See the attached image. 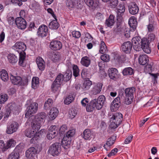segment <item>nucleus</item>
Here are the masks:
<instances>
[{
  "mask_svg": "<svg viewBox=\"0 0 159 159\" xmlns=\"http://www.w3.org/2000/svg\"><path fill=\"white\" fill-rule=\"evenodd\" d=\"M132 43L133 48L135 51H139L142 49L147 53L149 54L151 52L150 42L147 38L141 39L140 37L136 36L133 38Z\"/></svg>",
  "mask_w": 159,
  "mask_h": 159,
  "instance_id": "1",
  "label": "nucleus"
},
{
  "mask_svg": "<svg viewBox=\"0 0 159 159\" xmlns=\"http://www.w3.org/2000/svg\"><path fill=\"white\" fill-rule=\"evenodd\" d=\"M46 117V113L41 112L38 113L35 117L34 120L32 122V126L33 128L39 129L41 124L44 121Z\"/></svg>",
  "mask_w": 159,
  "mask_h": 159,
  "instance_id": "2",
  "label": "nucleus"
},
{
  "mask_svg": "<svg viewBox=\"0 0 159 159\" xmlns=\"http://www.w3.org/2000/svg\"><path fill=\"white\" fill-rule=\"evenodd\" d=\"M135 92V89L132 87L128 88L125 89V93L126 98L125 99V103L127 105L131 103L133 101L134 94Z\"/></svg>",
  "mask_w": 159,
  "mask_h": 159,
  "instance_id": "3",
  "label": "nucleus"
},
{
  "mask_svg": "<svg viewBox=\"0 0 159 159\" xmlns=\"http://www.w3.org/2000/svg\"><path fill=\"white\" fill-rule=\"evenodd\" d=\"M61 152V144L58 142H56L51 145L48 151L49 154L54 157L58 155Z\"/></svg>",
  "mask_w": 159,
  "mask_h": 159,
  "instance_id": "4",
  "label": "nucleus"
},
{
  "mask_svg": "<svg viewBox=\"0 0 159 159\" xmlns=\"http://www.w3.org/2000/svg\"><path fill=\"white\" fill-rule=\"evenodd\" d=\"M38 104L36 102H33L28 106L26 109V112L25 114V117L28 118L32 114L35 113L38 108Z\"/></svg>",
  "mask_w": 159,
  "mask_h": 159,
  "instance_id": "5",
  "label": "nucleus"
},
{
  "mask_svg": "<svg viewBox=\"0 0 159 159\" xmlns=\"http://www.w3.org/2000/svg\"><path fill=\"white\" fill-rule=\"evenodd\" d=\"M19 128V124L16 121H12L7 126L6 133L8 134H11L16 132Z\"/></svg>",
  "mask_w": 159,
  "mask_h": 159,
  "instance_id": "6",
  "label": "nucleus"
},
{
  "mask_svg": "<svg viewBox=\"0 0 159 159\" xmlns=\"http://www.w3.org/2000/svg\"><path fill=\"white\" fill-rule=\"evenodd\" d=\"M48 33V27L45 25H42L38 29L37 34L39 37L43 38L47 36Z\"/></svg>",
  "mask_w": 159,
  "mask_h": 159,
  "instance_id": "7",
  "label": "nucleus"
},
{
  "mask_svg": "<svg viewBox=\"0 0 159 159\" xmlns=\"http://www.w3.org/2000/svg\"><path fill=\"white\" fill-rule=\"evenodd\" d=\"M13 48L18 52L19 54L25 52V51L26 48L25 44L21 42H17L13 46Z\"/></svg>",
  "mask_w": 159,
  "mask_h": 159,
  "instance_id": "8",
  "label": "nucleus"
},
{
  "mask_svg": "<svg viewBox=\"0 0 159 159\" xmlns=\"http://www.w3.org/2000/svg\"><path fill=\"white\" fill-rule=\"evenodd\" d=\"M95 100V103L96 105V108L98 110H100L103 107L106 102V98L103 95L99 96L97 99L95 98L93 99Z\"/></svg>",
  "mask_w": 159,
  "mask_h": 159,
  "instance_id": "9",
  "label": "nucleus"
},
{
  "mask_svg": "<svg viewBox=\"0 0 159 159\" xmlns=\"http://www.w3.org/2000/svg\"><path fill=\"white\" fill-rule=\"evenodd\" d=\"M15 22L17 27L19 29L24 30L26 27V22L23 17L16 18V19Z\"/></svg>",
  "mask_w": 159,
  "mask_h": 159,
  "instance_id": "10",
  "label": "nucleus"
},
{
  "mask_svg": "<svg viewBox=\"0 0 159 159\" xmlns=\"http://www.w3.org/2000/svg\"><path fill=\"white\" fill-rule=\"evenodd\" d=\"M125 7L124 3H120L117 8L116 19L121 20L122 19V16L125 11Z\"/></svg>",
  "mask_w": 159,
  "mask_h": 159,
  "instance_id": "11",
  "label": "nucleus"
},
{
  "mask_svg": "<svg viewBox=\"0 0 159 159\" xmlns=\"http://www.w3.org/2000/svg\"><path fill=\"white\" fill-rule=\"evenodd\" d=\"M49 47L53 50H60L62 47V44L59 41L52 40L50 42Z\"/></svg>",
  "mask_w": 159,
  "mask_h": 159,
  "instance_id": "12",
  "label": "nucleus"
},
{
  "mask_svg": "<svg viewBox=\"0 0 159 159\" xmlns=\"http://www.w3.org/2000/svg\"><path fill=\"white\" fill-rule=\"evenodd\" d=\"M37 150L34 147H31L26 152L25 154L27 157L33 159L36 157V154Z\"/></svg>",
  "mask_w": 159,
  "mask_h": 159,
  "instance_id": "13",
  "label": "nucleus"
},
{
  "mask_svg": "<svg viewBox=\"0 0 159 159\" xmlns=\"http://www.w3.org/2000/svg\"><path fill=\"white\" fill-rule=\"evenodd\" d=\"M133 46V44L129 41L124 43L121 46V49L125 53H129L130 52Z\"/></svg>",
  "mask_w": 159,
  "mask_h": 159,
  "instance_id": "14",
  "label": "nucleus"
},
{
  "mask_svg": "<svg viewBox=\"0 0 159 159\" xmlns=\"http://www.w3.org/2000/svg\"><path fill=\"white\" fill-rule=\"evenodd\" d=\"M128 7L129 11L131 14L135 15L138 12L139 8L135 2L131 3Z\"/></svg>",
  "mask_w": 159,
  "mask_h": 159,
  "instance_id": "15",
  "label": "nucleus"
},
{
  "mask_svg": "<svg viewBox=\"0 0 159 159\" xmlns=\"http://www.w3.org/2000/svg\"><path fill=\"white\" fill-rule=\"evenodd\" d=\"M81 136L85 140H89L93 138V135L91 130L87 129L84 130Z\"/></svg>",
  "mask_w": 159,
  "mask_h": 159,
  "instance_id": "16",
  "label": "nucleus"
},
{
  "mask_svg": "<svg viewBox=\"0 0 159 159\" xmlns=\"http://www.w3.org/2000/svg\"><path fill=\"white\" fill-rule=\"evenodd\" d=\"M117 72L118 70L116 68H111L109 69L108 70L109 77L111 79L116 80L118 78Z\"/></svg>",
  "mask_w": 159,
  "mask_h": 159,
  "instance_id": "17",
  "label": "nucleus"
},
{
  "mask_svg": "<svg viewBox=\"0 0 159 159\" xmlns=\"http://www.w3.org/2000/svg\"><path fill=\"white\" fill-rule=\"evenodd\" d=\"M103 84L101 83H98L94 86L90 91L91 94L97 95L100 93L101 91Z\"/></svg>",
  "mask_w": 159,
  "mask_h": 159,
  "instance_id": "18",
  "label": "nucleus"
},
{
  "mask_svg": "<svg viewBox=\"0 0 159 159\" xmlns=\"http://www.w3.org/2000/svg\"><path fill=\"white\" fill-rule=\"evenodd\" d=\"M149 24L147 25L148 30V33H152L154 31L155 26L154 25V21L152 16L149 17Z\"/></svg>",
  "mask_w": 159,
  "mask_h": 159,
  "instance_id": "19",
  "label": "nucleus"
},
{
  "mask_svg": "<svg viewBox=\"0 0 159 159\" xmlns=\"http://www.w3.org/2000/svg\"><path fill=\"white\" fill-rule=\"evenodd\" d=\"M123 119V115L120 112H116L114 114L111 118V120L114 122H116L118 123H119V125L121 123Z\"/></svg>",
  "mask_w": 159,
  "mask_h": 159,
  "instance_id": "20",
  "label": "nucleus"
},
{
  "mask_svg": "<svg viewBox=\"0 0 159 159\" xmlns=\"http://www.w3.org/2000/svg\"><path fill=\"white\" fill-rule=\"evenodd\" d=\"M129 24L130 27V30L133 31L135 30L137 25V22L134 16L131 17L129 19Z\"/></svg>",
  "mask_w": 159,
  "mask_h": 159,
  "instance_id": "21",
  "label": "nucleus"
},
{
  "mask_svg": "<svg viewBox=\"0 0 159 159\" xmlns=\"http://www.w3.org/2000/svg\"><path fill=\"white\" fill-rule=\"evenodd\" d=\"M138 61L141 65H146L148 63L149 61L148 57L145 54L141 55L139 57Z\"/></svg>",
  "mask_w": 159,
  "mask_h": 159,
  "instance_id": "22",
  "label": "nucleus"
},
{
  "mask_svg": "<svg viewBox=\"0 0 159 159\" xmlns=\"http://www.w3.org/2000/svg\"><path fill=\"white\" fill-rule=\"evenodd\" d=\"M59 112L57 108L56 107H53L50 110L49 116V119L50 120H54Z\"/></svg>",
  "mask_w": 159,
  "mask_h": 159,
  "instance_id": "23",
  "label": "nucleus"
},
{
  "mask_svg": "<svg viewBox=\"0 0 159 159\" xmlns=\"http://www.w3.org/2000/svg\"><path fill=\"white\" fill-rule=\"evenodd\" d=\"M36 63L39 70L42 71L45 68V62L43 59L40 57H38L36 59Z\"/></svg>",
  "mask_w": 159,
  "mask_h": 159,
  "instance_id": "24",
  "label": "nucleus"
},
{
  "mask_svg": "<svg viewBox=\"0 0 159 159\" xmlns=\"http://www.w3.org/2000/svg\"><path fill=\"white\" fill-rule=\"evenodd\" d=\"M32 129H27L24 132L25 135L28 137L31 138L35 135V131H38L39 129L33 128L31 125Z\"/></svg>",
  "mask_w": 159,
  "mask_h": 159,
  "instance_id": "25",
  "label": "nucleus"
},
{
  "mask_svg": "<svg viewBox=\"0 0 159 159\" xmlns=\"http://www.w3.org/2000/svg\"><path fill=\"white\" fill-rule=\"evenodd\" d=\"M114 59L115 61L119 63H124L126 60V56L125 55H119L116 54L114 57Z\"/></svg>",
  "mask_w": 159,
  "mask_h": 159,
  "instance_id": "26",
  "label": "nucleus"
},
{
  "mask_svg": "<svg viewBox=\"0 0 159 159\" xmlns=\"http://www.w3.org/2000/svg\"><path fill=\"white\" fill-rule=\"evenodd\" d=\"M125 98L123 92H120L119 93L118 96L113 101L121 105L122 103L124 102Z\"/></svg>",
  "mask_w": 159,
  "mask_h": 159,
  "instance_id": "27",
  "label": "nucleus"
},
{
  "mask_svg": "<svg viewBox=\"0 0 159 159\" xmlns=\"http://www.w3.org/2000/svg\"><path fill=\"white\" fill-rule=\"evenodd\" d=\"M62 145L65 149H67L70 147L71 140L70 139L64 137L62 140Z\"/></svg>",
  "mask_w": 159,
  "mask_h": 159,
  "instance_id": "28",
  "label": "nucleus"
},
{
  "mask_svg": "<svg viewBox=\"0 0 159 159\" xmlns=\"http://www.w3.org/2000/svg\"><path fill=\"white\" fill-rule=\"evenodd\" d=\"M77 2L76 0H66V6L69 9L71 10L75 7Z\"/></svg>",
  "mask_w": 159,
  "mask_h": 159,
  "instance_id": "29",
  "label": "nucleus"
},
{
  "mask_svg": "<svg viewBox=\"0 0 159 159\" xmlns=\"http://www.w3.org/2000/svg\"><path fill=\"white\" fill-rule=\"evenodd\" d=\"M26 57V53L24 52L22 54H19V64L20 66L25 67L26 66V63L25 62V58Z\"/></svg>",
  "mask_w": 159,
  "mask_h": 159,
  "instance_id": "30",
  "label": "nucleus"
},
{
  "mask_svg": "<svg viewBox=\"0 0 159 159\" xmlns=\"http://www.w3.org/2000/svg\"><path fill=\"white\" fill-rule=\"evenodd\" d=\"M122 73L124 76H126L134 74V69L131 67H128L124 68Z\"/></svg>",
  "mask_w": 159,
  "mask_h": 159,
  "instance_id": "31",
  "label": "nucleus"
},
{
  "mask_svg": "<svg viewBox=\"0 0 159 159\" xmlns=\"http://www.w3.org/2000/svg\"><path fill=\"white\" fill-rule=\"evenodd\" d=\"M95 100H92L86 107V111L88 112H91L93 111L96 107V105L95 103Z\"/></svg>",
  "mask_w": 159,
  "mask_h": 159,
  "instance_id": "32",
  "label": "nucleus"
},
{
  "mask_svg": "<svg viewBox=\"0 0 159 159\" xmlns=\"http://www.w3.org/2000/svg\"><path fill=\"white\" fill-rule=\"evenodd\" d=\"M80 63L82 65L88 67L90 64L91 60L89 57L85 56L81 58Z\"/></svg>",
  "mask_w": 159,
  "mask_h": 159,
  "instance_id": "33",
  "label": "nucleus"
},
{
  "mask_svg": "<svg viewBox=\"0 0 159 159\" xmlns=\"http://www.w3.org/2000/svg\"><path fill=\"white\" fill-rule=\"evenodd\" d=\"M115 16L112 15H110L109 18L106 19L105 21V24L108 27L112 26L115 22Z\"/></svg>",
  "mask_w": 159,
  "mask_h": 159,
  "instance_id": "34",
  "label": "nucleus"
},
{
  "mask_svg": "<svg viewBox=\"0 0 159 159\" xmlns=\"http://www.w3.org/2000/svg\"><path fill=\"white\" fill-rule=\"evenodd\" d=\"M113 137V136H112L108 139L106 144H104L103 146L104 148L107 151H108L109 149L108 148V147H107V146L110 147V146H112L114 144L115 142V139H114Z\"/></svg>",
  "mask_w": 159,
  "mask_h": 159,
  "instance_id": "35",
  "label": "nucleus"
},
{
  "mask_svg": "<svg viewBox=\"0 0 159 159\" xmlns=\"http://www.w3.org/2000/svg\"><path fill=\"white\" fill-rule=\"evenodd\" d=\"M61 84L55 81L53 82L51 86V89L53 92L55 93L59 90L61 87Z\"/></svg>",
  "mask_w": 159,
  "mask_h": 159,
  "instance_id": "36",
  "label": "nucleus"
},
{
  "mask_svg": "<svg viewBox=\"0 0 159 159\" xmlns=\"http://www.w3.org/2000/svg\"><path fill=\"white\" fill-rule=\"evenodd\" d=\"M11 80L12 84L15 85H20V81H22L21 78L18 76H12L11 77Z\"/></svg>",
  "mask_w": 159,
  "mask_h": 159,
  "instance_id": "37",
  "label": "nucleus"
},
{
  "mask_svg": "<svg viewBox=\"0 0 159 159\" xmlns=\"http://www.w3.org/2000/svg\"><path fill=\"white\" fill-rule=\"evenodd\" d=\"M0 76L2 80L4 82L7 81L9 79V77L7 71L3 69L0 72Z\"/></svg>",
  "mask_w": 159,
  "mask_h": 159,
  "instance_id": "38",
  "label": "nucleus"
},
{
  "mask_svg": "<svg viewBox=\"0 0 159 159\" xmlns=\"http://www.w3.org/2000/svg\"><path fill=\"white\" fill-rule=\"evenodd\" d=\"M63 75L64 76V81L67 82L70 80L72 76V71L70 70H67Z\"/></svg>",
  "mask_w": 159,
  "mask_h": 159,
  "instance_id": "39",
  "label": "nucleus"
},
{
  "mask_svg": "<svg viewBox=\"0 0 159 159\" xmlns=\"http://www.w3.org/2000/svg\"><path fill=\"white\" fill-rule=\"evenodd\" d=\"M53 20L49 24V28L52 30L57 29L59 26V25L57 22V20Z\"/></svg>",
  "mask_w": 159,
  "mask_h": 159,
  "instance_id": "40",
  "label": "nucleus"
},
{
  "mask_svg": "<svg viewBox=\"0 0 159 159\" xmlns=\"http://www.w3.org/2000/svg\"><path fill=\"white\" fill-rule=\"evenodd\" d=\"M92 84V82L87 78L86 79L83 85L82 89L84 90H87L89 89Z\"/></svg>",
  "mask_w": 159,
  "mask_h": 159,
  "instance_id": "41",
  "label": "nucleus"
},
{
  "mask_svg": "<svg viewBox=\"0 0 159 159\" xmlns=\"http://www.w3.org/2000/svg\"><path fill=\"white\" fill-rule=\"evenodd\" d=\"M16 142L13 139H11L7 141L6 145L5 147V149L6 150L11 147H14L15 146Z\"/></svg>",
  "mask_w": 159,
  "mask_h": 159,
  "instance_id": "42",
  "label": "nucleus"
},
{
  "mask_svg": "<svg viewBox=\"0 0 159 159\" xmlns=\"http://www.w3.org/2000/svg\"><path fill=\"white\" fill-rule=\"evenodd\" d=\"M9 61L11 63H15L18 61L17 57L13 54H9L7 56Z\"/></svg>",
  "mask_w": 159,
  "mask_h": 159,
  "instance_id": "43",
  "label": "nucleus"
},
{
  "mask_svg": "<svg viewBox=\"0 0 159 159\" xmlns=\"http://www.w3.org/2000/svg\"><path fill=\"white\" fill-rule=\"evenodd\" d=\"M39 78L37 77H34L32 80V87L34 89H36L39 86Z\"/></svg>",
  "mask_w": 159,
  "mask_h": 159,
  "instance_id": "44",
  "label": "nucleus"
},
{
  "mask_svg": "<svg viewBox=\"0 0 159 159\" xmlns=\"http://www.w3.org/2000/svg\"><path fill=\"white\" fill-rule=\"evenodd\" d=\"M19 154L14 150L8 156L7 159H19Z\"/></svg>",
  "mask_w": 159,
  "mask_h": 159,
  "instance_id": "45",
  "label": "nucleus"
},
{
  "mask_svg": "<svg viewBox=\"0 0 159 159\" xmlns=\"http://www.w3.org/2000/svg\"><path fill=\"white\" fill-rule=\"evenodd\" d=\"M53 104V100L51 99H48L45 102L44 104V108L46 110H49L52 107Z\"/></svg>",
  "mask_w": 159,
  "mask_h": 159,
  "instance_id": "46",
  "label": "nucleus"
},
{
  "mask_svg": "<svg viewBox=\"0 0 159 159\" xmlns=\"http://www.w3.org/2000/svg\"><path fill=\"white\" fill-rule=\"evenodd\" d=\"M120 106V105L119 104L116 103L113 101L111 105L110 109L112 111H116L118 110Z\"/></svg>",
  "mask_w": 159,
  "mask_h": 159,
  "instance_id": "47",
  "label": "nucleus"
},
{
  "mask_svg": "<svg viewBox=\"0 0 159 159\" xmlns=\"http://www.w3.org/2000/svg\"><path fill=\"white\" fill-rule=\"evenodd\" d=\"M108 7L111 8H116L118 3V0H109Z\"/></svg>",
  "mask_w": 159,
  "mask_h": 159,
  "instance_id": "48",
  "label": "nucleus"
},
{
  "mask_svg": "<svg viewBox=\"0 0 159 159\" xmlns=\"http://www.w3.org/2000/svg\"><path fill=\"white\" fill-rule=\"evenodd\" d=\"M73 70V75L75 77H77L79 75V69L78 66L76 65L73 64L72 66Z\"/></svg>",
  "mask_w": 159,
  "mask_h": 159,
  "instance_id": "49",
  "label": "nucleus"
},
{
  "mask_svg": "<svg viewBox=\"0 0 159 159\" xmlns=\"http://www.w3.org/2000/svg\"><path fill=\"white\" fill-rule=\"evenodd\" d=\"M75 130L74 129L70 130L66 133L64 137H67V138L71 139L75 135Z\"/></svg>",
  "mask_w": 159,
  "mask_h": 159,
  "instance_id": "50",
  "label": "nucleus"
},
{
  "mask_svg": "<svg viewBox=\"0 0 159 159\" xmlns=\"http://www.w3.org/2000/svg\"><path fill=\"white\" fill-rule=\"evenodd\" d=\"M148 40L149 42H154L155 40L157 39V37H156L154 33H148Z\"/></svg>",
  "mask_w": 159,
  "mask_h": 159,
  "instance_id": "51",
  "label": "nucleus"
},
{
  "mask_svg": "<svg viewBox=\"0 0 159 159\" xmlns=\"http://www.w3.org/2000/svg\"><path fill=\"white\" fill-rule=\"evenodd\" d=\"M61 58V54L58 52L53 54L51 58L52 61L54 62H56L59 61Z\"/></svg>",
  "mask_w": 159,
  "mask_h": 159,
  "instance_id": "52",
  "label": "nucleus"
},
{
  "mask_svg": "<svg viewBox=\"0 0 159 159\" xmlns=\"http://www.w3.org/2000/svg\"><path fill=\"white\" fill-rule=\"evenodd\" d=\"M8 97L7 94L1 93L0 94V104H4L8 99Z\"/></svg>",
  "mask_w": 159,
  "mask_h": 159,
  "instance_id": "53",
  "label": "nucleus"
},
{
  "mask_svg": "<svg viewBox=\"0 0 159 159\" xmlns=\"http://www.w3.org/2000/svg\"><path fill=\"white\" fill-rule=\"evenodd\" d=\"M74 100V97L72 94L69 95L64 100V102L65 104H69Z\"/></svg>",
  "mask_w": 159,
  "mask_h": 159,
  "instance_id": "54",
  "label": "nucleus"
},
{
  "mask_svg": "<svg viewBox=\"0 0 159 159\" xmlns=\"http://www.w3.org/2000/svg\"><path fill=\"white\" fill-rule=\"evenodd\" d=\"M100 50L99 52L100 53L103 54L107 50V47L105 43L103 41H102L100 44Z\"/></svg>",
  "mask_w": 159,
  "mask_h": 159,
  "instance_id": "55",
  "label": "nucleus"
},
{
  "mask_svg": "<svg viewBox=\"0 0 159 159\" xmlns=\"http://www.w3.org/2000/svg\"><path fill=\"white\" fill-rule=\"evenodd\" d=\"M86 4L89 7L93 8H95L96 4L94 3L93 0H84Z\"/></svg>",
  "mask_w": 159,
  "mask_h": 159,
  "instance_id": "56",
  "label": "nucleus"
},
{
  "mask_svg": "<svg viewBox=\"0 0 159 159\" xmlns=\"http://www.w3.org/2000/svg\"><path fill=\"white\" fill-rule=\"evenodd\" d=\"M63 77L64 76L63 75V74L60 73L57 75L54 81L61 84V83H62L64 81Z\"/></svg>",
  "mask_w": 159,
  "mask_h": 159,
  "instance_id": "57",
  "label": "nucleus"
},
{
  "mask_svg": "<svg viewBox=\"0 0 159 159\" xmlns=\"http://www.w3.org/2000/svg\"><path fill=\"white\" fill-rule=\"evenodd\" d=\"M118 21L116 24V28H115V30L116 32H120L121 30V20H120V19H118V20H117Z\"/></svg>",
  "mask_w": 159,
  "mask_h": 159,
  "instance_id": "58",
  "label": "nucleus"
},
{
  "mask_svg": "<svg viewBox=\"0 0 159 159\" xmlns=\"http://www.w3.org/2000/svg\"><path fill=\"white\" fill-rule=\"evenodd\" d=\"M58 128L56 125H52L48 129V132L53 133L54 132H56V134H57Z\"/></svg>",
  "mask_w": 159,
  "mask_h": 159,
  "instance_id": "59",
  "label": "nucleus"
},
{
  "mask_svg": "<svg viewBox=\"0 0 159 159\" xmlns=\"http://www.w3.org/2000/svg\"><path fill=\"white\" fill-rule=\"evenodd\" d=\"M69 117L71 118H73L76 116L77 112L74 110V109L71 108L69 111Z\"/></svg>",
  "mask_w": 159,
  "mask_h": 159,
  "instance_id": "60",
  "label": "nucleus"
},
{
  "mask_svg": "<svg viewBox=\"0 0 159 159\" xmlns=\"http://www.w3.org/2000/svg\"><path fill=\"white\" fill-rule=\"evenodd\" d=\"M101 59L104 62H107L110 61V57L109 55L105 54L101 56Z\"/></svg>",
  "mask_w": 159,
  "mask_h": 159,
  "instance_id": "61",
  "label": "nucleus"
},
{
  "mask_svg": "<svg viewBox=\"0 0 159 159\" xmlns=\"http://www.w3.org/2000/svg\"><path fill=\"white\" fill-rule=\"evenodd\" d=\"M57 134H56V132H54L53 133L48 132V134H47V137L49 140H51L54 138Z\"/></svg>",
  "mask_w": 159,
  "mask_h": 159,
  "instance_id": "62",
  "label": "nucleus"
},
{
  "mask_svg": "<svg viewBox=\"0 0 159 159\" xmlns=\"http://www.w3.org/2000/svg\"><path fill=\"white\" fill-rule=\"evenodd\" d=\"M8 109L12 112L14 113L17 110V108L15 103H12L9 107Z\"/></svg>",
  "mask_w": 159,
  "mask_h": 159,
  "instance_id": "63",
  "label": "nucleus"
},
{
  "mask_svg": "<svg viewBox=\"0 0 159 159\" xmlns=\"http://www.w3.org/2000/svg\"><path fill=\"white\" fill-rule=\"evenodd\" d=\"M73 37L75 38H79L81 36V33L79 31H74L72 32Z\"/></svg>",
  "mask_w": 159,
  "mask_h": 159,
  "instance_id": "64",
  "label": "nucleus"
}]
</instances>
